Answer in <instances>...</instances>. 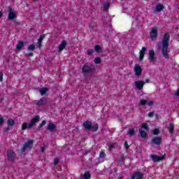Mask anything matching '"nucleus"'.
<instances>
[{
    "label": "nucleus",
    "instance_id": "1",
    "mask_svg": "<svg viewBox=\"0 0 179 179\" xmlns=\"http://www.w3.org/2000/svg\"><path fill=\"white\" fill-rule=\"evenodd\" d=\"M170 41V34L166 32L164 34L162 42L158 43V47H161L162 45V55L164 58L167 59L170 58L169 55V42Z\"/></svg>",
    "mask_w": 179,
    "mask_h": 179
},
{
    "label": "nucleus",
    "instance_id": "2",
    "mask_svg": "<svg viewBox=\"0 0 179 179\" xmlns=\"http://www.w3.org/2000/svg\"><path fill=\"white\" fill-rule=\"evenodd\" d=\"M94 65L90 63H87L83 66L82 72L83 73H93V72H94Z\"/></svg>",
    "mask_w": 179,
    "mask_h": 179
},
{
    "label": "nucleus",
    "instance_id": "3",
    "mask_svg": "<svg viewBox=\"0 0 179 179\" xmlns=\"http://www.w3.org/2000/svg\"><path fill=\"white\" fill-rule=\"evenodd\" d=\"M33 143H34V140H29L25 143L20 150L21 153H24L28 149H31L33 148Z\"/></svg>",
    "mask_w": 179,
    "mask_h": 179
},
{
    "label": "nucleus",
    "instance_id": "4",
    "mask_svg": "<svg viewBox=\"0 0 179 179\" xmlns=\"http://www.w3.org/2000/svg\"><path fill=\"white\" fill-rule=\"evenodd\" d=\"M7 159L8 162H15L16 160V153L13 150H8Z\"/></svg>",
    "mask_w": 179,
    "mask_h": 179
},
{
    "label": "nucleus",
    "instance_id": "5",
    "mask_svg": "<svg viewBox=\"0 0 179 179\" xmlns=\"http://www.w3.org/2000/svg\"><path fill=\"white\" fill-rule=\"evenodd\" d=\"M40 121V115L35 116L30 122L29 124L28 125V129H31L33 128Z\"/></svg>",
    "mask_w": 179,
    "mask_h": 179
},
{
    "label": "nucleus",
    "instance_id": "6",
    "mask_svg": "<svg viewBox=\"0 0 179 179\" xmlns=\"http://www.w3.org/2000/svg\"><path fill=\"white\" fill-rule=\"evenodd\" d=\"M148 58L150 62H156V60L157 59V57H156V53H155V50H149Z\"/></svg>",
    "mask_w": 179,
    "mask_h": 179
},
{
    "label": "nucleus",
    "instance_id": "7",
    "mask_svg": "<svg viewBox=\"0 0 179 179\" xmlns=\"http://www.w3.org/2000/svg\"><path fill=\"white\" fill-rule=\"evenodd\" d=\"M8 20H13L14 19L16 18V13L13 12V9L11 7H8Z\"/></svg>",
    "mask_w": 179,
    "mask_h": 179
},
{
    "label": "nucleus",
    "instance_id": "8",
    "mask_svg": "<svg viewBox=\"0 0 179 179\" xmlns=\"http://www.w3.org/2000/svg\"><path fill=\"white\" fill-rule=\"evenodd\" d=\"M150 35L151 37V40H155V38H157V28L156 27H153L151 28Z\"/></svg>",
    "mask_w": 179,
    "mask_h": 179
},
{
    "label": "nucleus",
    "instance_id": "9",
    "mask_svg": "<svg viewBox=\"0 0 179 179\" xmlns=\"http://www.w3.org/2000/svg\"><path fill=\"white\" fill-rule=\"evenodd\" d=\"M150 157H151L152 162H161V160H164V159H165V156L164 155L159 157L157 155H151L150 156Z\"/></svg>",
    "mask_w": 179,
    "mask_h": 179
},
{
    "label": "nucleus",
    "instance_id": "10",
    "mask_svg": "<svg viewBox=\"0 0 179 179\" xmlns=\"http://www.w3.org/2000/svg\"><path fill=\"white\" fill-rule=\"evenodd\" d=\"M134 71L136 76H141V75H142V67H141L139 64H135Z\"/></svg>",
    "mask_w": 179,
    "mask_h": 179
},
{
    "label": "nucleus",
    "instance_id": "11",
    "mask_svg": "<svg viewBox=\"0 0 179 179\" xmlns=\"http://www.w3.org/2000/svg\"><path fill=\"white\" fill-rule=\"evenodd\" d=\"M134 85L138 90H142V89H143V86L145 85V81H135Z\"/></svg>",
    "mask_w": 179,
    "mask_h": 179
},
{
    "label": "nucleus",
    "instance_id": "12",
    "mask_svg": "<svg viewBox=\"0 0 179 179\" xmlns=\"http://www.w3.org/2000/svg\"><path fill=\"white\" fill-rule=\"evenodd\" d=\"M142 178H143V173L139 171H135L131 176V179H142Z\"/></svg>",
    "mask_w": 179,
    "mask_h": 179
},
{
    "label": "nucleus",
    "instance_id": "13",
    "mask_svg": "<svg viewBox=\"0 0 179 179\" xmlns=\"http://www.w3.org/2000/svg\"><path fill=\"white\" fill-rule=\"evenodd\" d=\"M47 103H48V101H47V99L42 98V99H39V101L36 104V106H38V107H41L43 106L47 105Z\"/></svg>",
    "mask_w": 179,
    "mask_h": 179
},
{
    "label": "nucleus",
    "instance_id": "14",
    "mask_svg": "<svg viewBox=\"0 0 179 179\" xmlns=\"http://www.w3.org/2000/svg\"><path fill=\"white\" fill-rule=\"evenodd\" d=\"M83 126L86 131H90L92 129V121L87 120L83 122Z\"/></svg>",
    "mask_w": 179,
    "mask_h": 179
},
{
    "label": "nucleus",
    "instance_id": "15",
    "mask_svg": "<svg viewBox=\"0 0 179 179\" xmlns=\"http://www.w3.org/2000/svg\"><path fill=\"white\" fill-rule=\"evenodd\" d=\"M162 144V138L160 137H155L151 141V145H161Z\"/></svg>",
    "mask_w": 179,
    "mask_h": 179
},
{
    "label": "nucleus",
    "instance_id": "16",
    "mask_svg": "<svg viewBox=\"0 0 179 179\" xmlns=\"http://www.w3.org/2000/svg\"><path fill=\"white\" fill-rule=\"evenodd\" d=\"M140 104L141 106H146V104L148 105L149 107H152V106H153V104H155V103L153 102V101H146L145 99H141L140 101Z\"/></svg>",
    "mask_w": 179,
    "mask_h": 179
},
{
    "label": "nucleus",
    "instance_id": "17",
    "mask_svg": "<svg viewBox=\"0 0 179 179\" xmlns=\"http://www.w3.org/2000/svg\"><path fill=\"white\" fill-rule=\"evenodd\" d=\"M164 9V6H163L162 3H159L155 7H154V12H156L157 13L162 12Z\"/></svg>",
    "mask_w": 179,
    "mask_h": 179
},
{
    "label": "nucleus",
    "instance_id": "18",
    "mask_svg": "<svg viewBox=\"0 0 179 179\" xmlns=\"http://www.w3.org/2000/svg\"><path fill=\"white\" fill-rule=\"evenodd\" d=\"M106 156V152H104L103 151L101 152L99 154V157L96 159V160H99L97 163L98 164H100V163H103V162H104V157Z\"/></svg>",
    "mask_w": 179,
    "mask_h": 179
},
{
    "label": "nucleus",
    "instance_id": "19",
    "mask_svg": "<svg viewBox=\"0 0 179 179\" xmlns=\"http://www.w3.org/2000/svg\"><path fill=\"white\" fill-rule=\"evenodd\" d=\"M146 52V48L145 46H143L141 49V50H140V61H143V58H145V53Z\"/></svg>",
    "mask_w": 179,
    "mask_h": 179
},
{
    "label": "nucleus",
    "instance_id": "20",
    "mask_svg": "<svg viewBox=\"0 0 179 179\" xmlns=\"http://www.w3.org/2000/svg\"><path fill=\"white\" fill-rule=\"evenodd\" d=\"M138 131H139L140 136L143 139H146V138H148V133L146 132V131H145V130H143L142 129H139Z\"/></svg>",
    "mask_w": 179,
    "mask_h": 179
},
{
    "label": "nucleus",
    "instance_id": "21",
    "mask_svg": "<svg viewBox=\"0 0 179 179\" xmlns=\"http://www.w3.org/2000/svg\"><path fill=\"white\" fill-rule=\"evenodd\" d=\"M57 125L52 123H49L47 127V130L50 131V132H53V131H55Z\"/></svg>",
    "mask_w": 179,
    "mask_h": 179
},
{
    "label": "nucleus",
    "instance_id": "22",
    "mask_svg": "<svg viewBox=\"0 0 179 179\" xmlns=\"http://www.w3.org/2000/svg\"><path fill=\"white\" fill-rule=\"evenodd\" d=\"M66 48V41H62V43L59 45V52H61L62 50Z\"/></svg>",
    "mask_w": 179,
    "mask_h": 179
},
{
    "label": "nucleus",
    "instance_id": "23",
    "mask_svg": "<svg viewBox=\"0 0 179 179\" xmlns=\"http://www.w3.org/2000/svg\"><path fill=\"white\" fill-rule=\"evenodd\" d=\"M24 44H26V43H24V41H20L18 42V44L16 46V49L18 50L19 51H20V50H22V48H23V47L24 46Z\"/></svg>",
    "mask_w": 179,
    "mask_h": 179
},
{
    "label": "nucleus",
    "instance_id": "24",
    "mask_svg": "<svg viewBox=\"0 0 179 179\" xmlns=\"http://www.w3.org/2000/svg\"><path fill=\"white\" fill-rule=\"evenodd\" d=\"M94 50L98 54H101V52H103V50L101 49V47L99 46V45H96L94 46Z\"/></svg>",
    "mask_w": 179,
    "mask_h": 179
},
{
    "label": "nucleus",
    "instance_id": "25",
    "mask_svg": "<svg viewBox=\"0 0 179 179\" xmlns=\"http://www.w3.org/2000/svg\"><path fill=\"white\" fill-rule=\"evenodd\" d=\"M115 148H120V145H118V143H112L109 145V150H114Z\"/></svg>",
    "mask_w": 179,
    "mask_h": 179
},
{
    "label": "nucleus",
    "instance_id": "26",
    "mask_svg": "<svg viewBox=\"0 0 179 179\" xmlns=\"http://www.w3.org/2000/svg\"><path fill=\"white\" fill-rule=\"evenodd\" d=\"M125 159H127V157H125V155L122 154L119 162L121 163V164H125Z\"/></svg>",
    "mask_w": 179,
    "mask_h": 179
},
{
    "label": "nucleus",
    "instance_id": "27",
    "mask_svg": "<svg viewBox=\"0 0 179 179\" xmlns=\"http://www.w3.org/2000/svg\"><path fill=\"white\" fill-rule=\"evenodd\" d=\"M48 91V88H47V87L41 88L39 90V92H40L41 96H44V94H45V93H47Z\"/></svg>",
    "mask_w": 179,
    "mask_h": 179
},
{
    "label": "nucleus",
    "instance_id": "28",
    "mask_svg": "<svg viewBox=\"0 0 179 179\" xmlns=\"http://www.w3.org/2000/svg\"><path fill=\"white\" fill-rule=\"evenodd\" d=\"M7 124L10 127H13V125H15L16 124V122H15V120H13V119H8L7 120Z\"/></svg>",
    "mask_w": 179,
    "mask_h": 179
},
{
    "label": "nucleus",
    "instance_id": "29",
    "mask_svg": "<svg viewBox=\"0 0 179 179\" xmlns=\"http://www.w3.org/2000/svg\"><path fill=\"white\" fill-rule=\"evenodd\" d=\"M99 129V124H91V131H93L94 132H96Z\"/></svg>",
    "mask_w": 179,
    "mask_h": 179
},
{
    "label": "nucleus",
    "instance_id": "30",
    "mask_svg": "<svg viewBox=\"0 0 179 179\" xmlns=\"http://www.w3.org/2000/svg\"><path fill=\"white\" fill-rule=\"evenodd\" d=\"M169 134H174V124L173 123H171L169 127Z\"/></svg>",
    "mask_w": 179,
    "mask_h": 179
},
{
    "label": "nucleus",
    "instance_id": "31",
    "mask_svg": "<svg viewBox=\"0 0 179 179\" xmlns=\"http://www.w3.org/2000/svg\"><path fill=\"white\" fill-rule=\"evenodd\" d=\"M45 37V35H42L39 37V38L38 39V44L39 45V47H41V43H43V40H44V38Z\"/></svg>",
    "mask_w": 179,
    "mask_h": 179
},
{
    "label": "nucleus",
    "instance_id": "32",
    "mask_svg": "<svg viewBox=\"0 0 179 179\" xmlns=\"http://www.w3.org/2000/svg\"><path fill=\"white\" fill-rule=\"evenodd\" d=\"M92 176L89 171H87L84 173L83 178L84 179H90Z\"/></svg>",
    "mask_w": 179,
    "mask_h": 179
},
{
    "label": "nucleus",
    "instance_id": "33",
    "mask_svg": "<svg viewBox=\"0 0 179 179\" xmlns=\"http://www.w3.org/2000/svg\"><path fill=\"white\" fill-rule=\"evenodd\" d=\"M36 50V45L34 44H31L28 45V50L29 51H34Z\"/></svg>",
    "mask_w": 179,
    "mask_h": 179
},
{
    "label": "nucleus",
    "instance_id": "34",
    "mask_svg": "<svg viewBox=\"0 0 179 179\" xmlns=\"http://www.w3.org/2000/svg\"><path fill=\"white\" fill-rule=\"evenodd\" d=\"M141 127L143 128V129H145V131H149V125H148L147 122L143 123L141 125Z\"/></svg>",
    "mask_w": 179,
    "mask_h": 179
},
{
    "label": "nucleus",
    "instance_id": "35",
    "mask_svg": "<svg viewBox=\"0 0 179 179\" xmlns=\"http://www.w3.org/2000/svg\"><path fill=\"white\" fill-rule=\"evenodd\" d=\"M128 135H129V136H134V135H135V130L134 129H130L128 131Z\"/></svg>",
    "mask_w": 179,
    "mask_h": 179
},
{
    "label": "nucleus",
    "instance_id": "36",
    "mask_svg": "<svg viewBox=\"0 0 179 179\" xmlns=\"http://www.w3.org/2000/svg\"><path fill=\"white\" fill-rule=\"evenodd\" d=\"M94 64H101V58H100V57H96V58H95L94 59Z\"/></svg>",
    "mask_w": 179,
    "mask_h": 179
},
{
    "label": "nucleus",
    "instance_id": "37",
    "mask_svg": "<svg viewBox=\"0 0 179 179\" xmlns=\"http://www.w3.org/2000/svg\"><path fill=\"white\" fill-rule=\"evenodd\" d=\"M110 8V3H106L103 4V10H108V8Z\"/></svg>",
    "mask_w": 179,
    "mask_h": 179
},
{
    "label": "nucleus",
    "instance_id": "38",
    "mask_svg": "<svg viewBox=\"0 0 179 179\" xmlns=\"http://www.w3.org/2000/svg\"><path fill=\"white\" fill-rule=\"evenodd\" d=\"M29 128V126H27V123L24 122L22 125V131H24Z\"/></svg>",
    "mask_w": 179,
    "mask_h": 179
},
{
    "label": "nucleus",
    "instance_id": "39",
    "mask_svg": "<svg viewBox=\"0 0 179 179\" xmlns=\"http://www.w3.org/2000/svg\"><path fill=\"white\" fill-rule=\"evenodd\" d=\"M94 52L93 49H89L87 50V55H92Z\"/></svg>",
    "mask_w": 179,
    "mask_h": 179
},
{
    "label": "nucleus",
    "instance_id": "40",
    "mask_svg": "<svg viewBox=\"0 0 179 179\" xmlns=\"http://www.w3.org/2000/svg\"><path fill=\"white\" fill-rule=\"evenodd\" d=\"M152 134L153 135H157L158 134H160V130H159V129H155L152 131Z\"/></svg>",
    "mask_w": 179,
    "mask_h": 179
},
{
    "label": "nucleus",
    "instance_id": "41",
    "mask_svg": "<svg viewBox=\"0 0 179 179\" xmlns=\"http://www.w3.org/2000/svg\"><path fill=\"white\" fill-rule=\"evenodd\" d=\"M45 124H47V121L43 120V121L39 124V128H43V127H44V125H45Z\"/></svg>",
    "mask_w": 179,
    "mask_h": 179
},
{
    "label": "nucleus",
    "instance_id": "42",
    "mask_svg": "<svg viewBox=\"0 0 179 179\" xmlns=\"http://www.w3.org/2000/svg\"><path fill=\"white\" fill-rule=\"evenodd\" d=\"M124 148H125L126 150H128L129 149V145H128L127 141L124 142Z\"/></svg>",
    "mask_w": 179,
    "mask_h": 179
},
{
    "label": "nucleus",
    "instance_id": "43",
    "mask_svg": "<svg viewBox=\"0 0 179 179\" xmlns=\"http://www.w3.org/2000/svg\"><path fill=\"white\" fill-rule=\"evenodd\" d=\"M58 163H59V158H55V162H54V164H55V166H57V164H58Z\"/></svg>",
    "mask_w": 179,
    "mask_h": 179
},
{
    "label": "nucleus",
    "instance_id": "44",
    "mask_svg": "<svg viewBox=\"0 0 179 179\" xmlns=\"http://www.w3.org/2000/svg\"><path fill=\"white\" fill-rule=\"evenodd\" d=\"M3 80V73L2 72H0V82H2Z\"/></svg>",
    "mask_w": 179,
    "mask_h": 179
},
{
    "label": "nucleus",
    "instance_id": "45",
    "mask_svg": "<svg viewBox=\"0 0 179 179\" xmlns=\"http://www.w3.org/2000/svg\"><path fill=\"white\" fill-rule=\"evenodd\" d=\"M153 115H155V113H153V112L148 113L149 118H152V117H153Z\"/></svg>",
    "mask_w": 179,
    "mask_h": 179
},
{
    "label": "nucleus",
    "instance_id": "46",
    "mask_svg": "<svg viewBox=\"0 0 179 179\" xmlns=\"http://www.w3.org/2000/svg\"><path fill=\"white\" fill-rule=\"evenodd\" d=\"M3 117H0V125H2L3 124Z\"/></svg>",
    "mask_w": 179,
    "mask_h": 179
},
{
    "label": "nucleus",
    "instance_id": "47",
    "mask_svg": "<svg viewBox=\"0 0 179 179\" xmlns=\"http://www.w3.org/2000/svg\"><path fill=\"white\" fill-rule=\"evenodd\" d=\"M45 147H42L41 148V152H42V153H43V152H45Z\"/></svg>",
    "mask_w": 179,
    "mask_h": 179
},
{
    "label": "nucleus",
    "instance_id": "48",
    "mask_svg": "<svg viewBox=\"0 0 179 179\" xmlns=\"http://www.w3.org/2000/svg\"><path fill=\"white\" fill-rule=\"evenodd\" d=\"M28 57H33V52H30L28 54Z\"/></svg>",
    "mask_w": 179,
    "mask_h": 179
},
{
    "label": "nucleus",
    "instance_id": "49",
    "mask_svg": "<svg viewBox=\"0 0 179 179\" xmlns=\"http://www.w3.org/2000/svg\"><path fill=\"white\" fill-rule=\"evenodd\" d=\"M149 82H150V80L147 79V80H145V83H149Z\"/></svg>",
    "mask_w": 179,
    "mask_h": 179
},
{
    "label": "nucleus",
    "instance_id": "50",
    "mask_svg": "<svg viewBox=\"0 0 179 179\" xmlns=\"http://www.w3.org/2000/svg\"><path fill=\"white\" fill-rule=\"evenodd\" d=\"M3 15V13H2V11H0V18L2 17Z\"/></svg>",
    "mask_w": 179,
    "mask_h": 179
},
{
    "label": "nucleus",
    "instance_id": "51",
    "mask_svg": "<svg viewBox=\"0 0 179 179\" xmlns=\"http://www.w3.org/2000/svg\"><path fill=\"white\" fill-rule=\"evenodd\" d=\"M6 131H9V128H6Z\"/></svg>",
    "mask_w": 179,
    "mask_h": 179
},
{
    "label": "nucleus",
    "instance_id": "52",
    "mask_svg": "<svg viewBox=\"0 0 179 179\" xmlns=\"http://www.w3.org/2000/svg\"><path fill=\"white\" fill-rule=\"evenodd\" d=\"M86 153H89V151H87V152Z\"/></svg>",
    "mask_w": 179,
    "mask_h": 179
},
{
    "label": "nucleus",
    "instance_id": "53",
    "mask_svg": "<svg viewBox=\"0 0 179 179\" xmlns=\"http://www.w3.org/2000/svg\"><path fill=\"white\" fill-rule=\"evenodd\" d=\"M34 1H38V0H34Z\"/></svg>",
    "mask_w": 179,
    "mask_h": 179
}]
</instances>
